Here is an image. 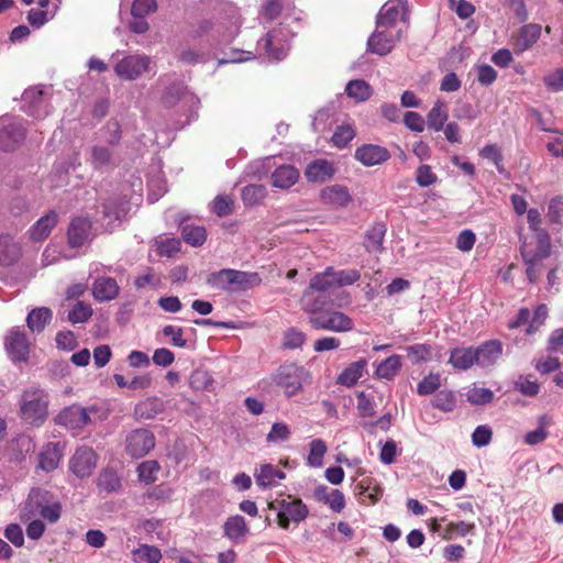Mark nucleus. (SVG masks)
Listing matches in <instances>:
<instances>
[{
	"label": "nucleus",
	"mask_w": 563,
	"mask_h": 563,
	"mask_svg": "<svg viewBox=\"0 0 563 563\" xmlns=\"http://www.w3.org/2000/svg\"><path fill=\"white\" fill-rule=\"evenodd\" d=\"M328 451L325 442L321 439H313L309 443V454L307 463L311 467H321L323 465V457Z\"/></svg>",
	"instance_id": "nucleus-43"
},
{
	"label": "nucleus",
	"mask_w": 563,
	"mask_h": 563,
	"mask_svg": "<svg viewBox=\"0 0 563 563\" xmlns=\"http://www.w3.org/2000/svg\"><path fill=\"white\" fill-rule=\"evenodd\" d=\"M98 455L92 448L79 446L69 460V470L78 478L91 476L97 467Z\"/></svg>",
	"instance_id": "nucleus-6"
},
{
	"label": "nucleus",
	"mask_w": 563,
	"mask_h": 563,
	"mask_svg": "<svg viewBox=\"0 0 563 563\" xmlns=\"http://www.w3.org/2000/svg\"><path fill=\"white\" fill-rule=\"evenodd\" d=\"M335 168L325 159H316L307 165L305 176L308 181L324 183L333 177Z\"/></svg>",
	"instance_id": "nucleus-23"
},
{
	"label": "nucleus",
	"mask_w": 563,
	"mask_h": 563,
	"mask_svg": "<svg viewBox=\"0 0 563 563\" xmlns=\"http://www.w3.org/2000/svg\"><path fill=\"white\" fill-rule=\"evenodd\" d=\"M406 5L407 0H389L387 1L379 10L376 18V26L377 29L383 27H393L400 14V9L402 10V19H405L406 14Z\"/></svg>",
	"instance_id": "nucleus-17"
},
{
	"label": "nucleus",
	"mask_w": 563,
	"mask_h": 563,
	"mask_svg": "<svg viewBox=\"0 0 563 563\" xmlns=\"http://www.w3.org/2000/svg\"><path fill=\"white\" fill-rule=\"evenodd\" d=\"M48 394L40 387H31L23 391L20 399V417L33 427H41L48 417Z\"/></svg>",
	"instance_id": "nucleus-1"
},
{
	"label": "nucleus",
	"mask_w": 563,
	"mask_h": 563,
	"mask_svg": "<svg viewBox=\"0 0 563 563\" xmlns=\"http://www.w3.org/2000/svg\"><path fill=\"white\" fill-rule=\"evenodd\" d=\"M386 234V225L383 222L374 223L365 234L364 246L369 253L383 251V242Z\"/></svg>",
	"instance_id": "nucleus-32"
},
{
	"label": "nucleus",
	"mask_w": 563,
	"mask_h": 563,
	"mask_svg": "<svg viewBox=\"0 0 563 563\" xmlns=\"http://www.w3.org/2000/svg\"><path fill=\"white\" fill-rule=\"evenodd\" d=\"M550 423L545 415L539 417V427L536 430L529 431L525 437V442L529 445H537L545 441L548 431L545 427Z\"/></svg>",
	"instance_id": "nucleus-49"
},
{
	"label": "nucleus",
	"mask_w": 563,
	"mask_h": 563,
	"mask_svg": "<svg viewBox=\"0 0 563 563\" xmlns=\"http://www.w3.org/2000/svg\"><path fill=\"white\" fill-rule=\"evenodd\" d=\"M161 466L156 461H145L137 467L139 479L145 484L156 481Z\"/></svg>",
	"instance_id": "nucleus-54"
},
{
	"label": "nucleus",
	"mask_w": 563,
	"mask_h": 563,
	"mask_svg": "<svg viewBox=\"0 0 563 563\" xmlns=\"http://www.w3.org/2000/svg\"><path fill=\"white\" fill-rule=\"evenodd\" d=\"M494 398V393L489 388L474 386L466 393V399L472 405H487Z\"/></svg>",
	"instance_id": "nucleus-52"
},
{
	"label": "nucleus",
	"mask_w": 563,
	"mask_h": 563,
	"mask_svg": "<svg viewBox=\"0 0 563 563\" xmlns=\"http://www.w3.org/2000/svg\"><path fill=\"white\" fill-rule=\"evenodd\" d=\"M521 256L527 265L526 274L530 283H536L544 271L543 261L547 257H541L539 254L530 251H521Z\"/></svg>",
	"instance_id": "nucleus-35"
},
{
	"label": "nucleus",
	"mask_w": 563,
	"mask_h": 563,
	"mask_svg": "<svg viewBox=\"0 0 563 563\" xmlns=\"http://www.w3.org/2000/svg\"><path fill=\"white\" fill-rule=\"evenodd\" d=\"M355 159L366 167L383 164L390 157L389 151L380 145L364 144L356 148Z\"/></svg>",
	"instance_id": "nucleus-16"
},
{
	"label": "nucleus",
	"mask_w": 563,
	"mask_h": 563,
	"mask_svg": "<svg viewBox=\"0 0 563 563\" xmlns=\"http://www.w3.org/2000/svg\"><path fill=\"white\" fill-rule=\"evenodd\" d=\"M493 431L488 426H478L472 433V443L477 448H483L492 441Z\"/></svg>",
	"instance_id": "nucleus-63"
},
{
	"label": "nucleus",
	"mask_w": 563,
	"mask_h": 563,
	"mask_svg": "<svg viewBox=\"0 0 563 563\" xmlns=\"http://www.w3.org/2000/svg\"><path fill=\"white\" fill-rule=\"evenodd\" d=\"M306 342V334L296 329V328H289L285 331L283 335V347L284 349H298L303 345Z\"/></svg>",
	"instance_id": "nucleus-56"
},
{
	"label": "nucleus",
	"mask_w": 563,
	"mask_h": 563,
	"mask_svg": "<svg viewBox=\"0 0 563 563\" xmlns=\"http://www.w3.org/2000/svg\"><path fill=\"white\" fill-rule=\"evenodd\" d=\"M92 316V308L85 301H77L68 312V320L71 323H84Z\"/></svg>",
	"instance_id": "nucleus-53"
},
{
	"label": "nucleus",
	"mask_w": 563,
	"mask_h": 563,
	"mask_svg": "<svg viewBox=\"0 0 563 563\" xmlns=\"http://www.w3.org/2000/svg\"><path fill=\"white\" fill-rule=\"evenodd\" d=\"M229 275L231 276V292L247 291L262 283L260 274L255 272L229 268Z\"/></svg>",
	"instance_id": "nucleus-21"
},
{
	"label": "nucleus",
	"mask_w": 563,
	"mask_h": 563,
	"mask_svg": "<svg viewBox=\"0 0 563 563\" xmlns=\"http://www.w3.org/2000/svg\"><path fill=\"white\" fill-rule=\"evenodd\" d=\"M354 135H355V133H354V130L352 129V126L341 125V126L336 128V130L332 136V142L338 147H344L352 141Z\"/></svg>",
	"instance_id": "nucleus-64"
},
{
	"label": "nucleus",
	"mask_w": 563,
	"mask_h": 563,
	"mask_svg": "<svg viewBox=\"0 0 563 563\" xmlns=\"http://www.w3.org/2000/svg\"><path fill=\"white\" fill-rule=\"evenodd\" d=\"M345 92L357 101H366L371 98L373 90L365 80L354 79L346 85Z\"/></svg>",
	"instance_id": "nucleus-42"
},
{
	"label": "nucleus",
	"mask_w": 563,
	"mask_h": 563,
	"mask_svg": "<svg viewBox=\"0 0 563 563\" xmlns=\"http://www.w3.org/2000/svg\"><path fill=\"white\" fill-rule=\"evenodd\" d=\"M155 446V437L147 429H136L128 434L125 440L126 452L135 459L143 457Z\"/></svg>",
	"instance_id": "nucleus-8"
},
{
	"label": "nucleus",
	"mask_w": 563,
	"mask_h": 563,
	"mask_svg": "<svg viewBox=\"0 0 563 563\" xmlns=\"http://www.w3.org/2000/svg\"><path fill=\"white\" fill-rule=\"evenodd\" d=\"M150 64L146 55H129L115 64L114 71L121 79L134 80L148 70Z\"/></svg>",
	"instance_id": "nucleus-7"
},
{
	"label": "nucleus",
	"mask_w": 563,
	"mask_h": 563,
	"mask_svg": "<svg viewBox=\"0 0 563 563\" xmlns=\"http://www.w3.org/2000/svg\"><path fill=\"white\" fill-rule=\"evenodd\" d=\"M256 484L262 488L276 486L278 481L286 477V474L272 464H262L254 473Z\"/></svg>",
	"instance_id": "nucleus-27"
},
{
	"label": "nucleus",
	"mask_w": 563,
	"mask_h": 563,
	"mask_svg": "<svg viewBox=\"0 0 563 563\" xmlns=\"http://www.w3.org/2000/svg\"><path fill=\"white\" fill-rule=\"evenodd\" d=\"M96 411L95 407L70 406L58 415V421L69 429H81L91 423L90 413Z\"/></svg>",
	"instance_id": "nucleus-13"
},
{
	"label": "nucleus",
	"mask_w": 563,
	"mask_h": 563,
	"mask_svg": "<svg viewBox=\"0 0 563 563\" xmlns=\"http://www.w3.org/2000/svg\"><path fill=\"white\" fill-rule=\"evenodd\" d=\"M181 236L187 244L198 247L206 242L207 231L201 225L184 224L181 227Z\"/></svg>",
	"instance_id": "nucleus-39"
},
{
	"label": "nucleus",
	"mask_w": 563,
	"mask_h": 563,
	"mask_svg": "<svg viewBox=\"0 0 563 563\" xmlns=\"http://www.w3.org/2000/svg\"><path fill=\"white\" fill-rule=\"evenodd\" d=\"M103 218L108 220V223L121 220L130 210L129 200L123 196H115L109 198L103 205Z\"/></svg>",
	"instance_id": "nucleus-24"
},
{
	"label": "nucleus",
	"mask_w": 563,
	"mask_h": 563,
	"mask_svg": "<svg viewBox=\"0 0 563 563\" xmlns=\"http://www.w3.org/2000/svg\"><path fill=\"white\" fill-rule=\"evenodd\" d=\"M189 385L195 390H211L213 377L208 371L197 368L190 375Z\"/></svg>",
	"instance_id": "nucleus-45"
},
{
	"label": "nucleus",
	"mask_w": 563,
	"mask_h": 563,
	"mask_svg": "<svg viewBox=\"0 0 563 563\" xmlns=\"http://www.w3.org/2000/svg\"><path fill=\"white\" fill-rule=\"evenodd\" d=\"M474 532H475L474 523H467L464 521L450 522L442 531V538L444 540H451L456 536L465 537L467 534H474Z\"/></svg>",
	"instance_id": "nucleus-44"
},
{
	"label": "nucleus",
	"mask_w": 563,
	"mask_h": 563,
	"mask_svg": "<svg viewBox=\"0 0 563 563\" xmlns=\"http://www.w3.org/2000/svg\"><path fill=\"white\" fill-rule=\"evenodd\" d=\"M26 135L23 119H13L0 129V148L4 152L15 150Z\"/></svg>",
	"instance_id": "nucleus-10"
},
{
	"label": "nucleus",
	"mask_w": 563,
	"mask_h": 563,
	"mask_svg": "<svg viewBox=\"0 0 563 563\" xmlns=\"http://www.w3.org/2000/svg\"><path fill=\"white\" fill-rule=\"evenodd\" d=\"M448 118L449 114L445 103L438 100L427 115V124L429 129L441 131Z\"/></svg>",
	"instance_id": "nucleus-37"
},
{
	"label": "nucleus",
	"mask_w": 563,
	"mask_h": 563,
	"mask_svg": "<svg viewBox=\"0 0 563 563\" xmlns=\"http://www.w3.org/2000/svg\"><path fill=\"white\" fill-rule=\"evenodd\" d=\"M250 529L244 517L230 516L223 525V536L235 544L243 543Z\"/></svg>",
	"instance_id": "nucleus-22"
},
{
	"label": "nucleus",
	"mask_w": 563,
	"mask_h": 563,
	"mask_svg": "<svg viewBox=\"0 0 563 563\" xmlns=\"http://www.w3.org/2000/svg\"><path fill=\"white\" fill-rule=\"evenodd\" d=\"M320 198L323 203L334 208H344L352 201L347 187L339 184L323 188Z\"/></svg>",
	"instance_id": "nucleus-20"
},
{
	"label": "nucleus",
	"mask_w": 563,
	"mask_h": 563,
	"mask_svg": "<svg viewBox=\"0 0 563 563\" xmlns=\"http://www.w3.org/2000/svg\"><path fill=\"white\" fill-rule=\"evenodd\" d=\"M92 296L99 301H111L120 294V286L118 282L109 276H99L92 283Z\"/></svg>",
	"instance_id": "nucleus-19"
},
{
	"label": "nucleus",
	"mask_w": 563,
	"mask_h": 563,
	"mask_svg": "<svg viewBox=\"0 0 563 563\" xmlns=\"http://www.w3.org/2000/svg\"><path fill=\"white\" fill-rule=\"evenodd\" d=\"M317 275L318 277H323L327 284H329L330 290L334 287L353 285L361 278V273L357 269L335 271L333 267H327L324 272Z\"/></svg>",
	"instance_id": "nucleus-18"
},
{
	"label": "nucleus",
	"mask_w": 563,
	"mask_h": 563,
	"mask_svg": "<svg viewBox=\"0 0 563 563\" xmlns=\"http://www.w3.org/2000/svg\"><path fill=\"white\" fill-rule=\"evenodd\" d=\"M401 365V357L394 354L378 364L376 375L379 378L390 380L399 373Z\"/></svg>",
	"instance_id": "nucleus-38"
},
{
	"label": "nucleus",
	"mask_w": 563,
	"mask_h": 563,
	"mask_svg": "<svg viewBox=\"0 0 563 563\" xmlns=\"http://www.w3.org/2000/svg\"><path fill=\"white\" fill-rule=\"evenodd\" d=\"M441 386L440 374L430 373L427 375L417 387V393L421 396H427L435 393Z\"/></svg>",
	"instance_id": "nucleus-57"
},
{
	"label": "nucleus",
	"mask_w": 563,
	"mask_h": 563,
	"mask_svg": "<svg viewBox=\"0 0 563 563\" xmlns=\"http://www.w3.org/2000/svg\"><path fill=\"white\" fill-rule=\"evenodd\" d=\"M122 482L113 468H103L97 478V487L100 492L114 493L120 490Z\"/></svg>",
	"instance_id": "nucleus-36"
},
{
	"label": "nucleus",
	"mask_w": 563,
	"mask_h": 563,
	"mask_svg": "<svg viewBox=\"0 0 563 563\" xmlns=\"http://www.w3.org/2000/svg\"><path fill=\"white\" fill-rule=\"evenodd\" d=\"M274 38V34L268 32L258 41V46L265 51L268 57L275 60H282L286 56V49L284 46H275Z\"/></svg>",
	"instance_id": "nucleus-47"
},
{
	"label": "nucleus",
	"mask_w": 563,
	"mask_h": 563,
	"mask_svg": "<svg viewBox=\"0 0 563 563\" xmlns=\"http://www.w3.org/2000/svg\"><path fill=\"white\" fill-rule=\"evenodd\" d=\"M388 29L389 27H376V30L367 40V52L379 56H385L394 49L396 43L399 41L400 35H393Z\"/></svg>",
	"instance_id": "nucleus-11"
},
{
	"label": "nucleus",
	"mask_w": 563,
	"mask_h": 563,
	"mask_svg": "<svg viewBox=\"0 0 563 563\" xmlns=\"http://www.w3.org/2000/svg\"><path fill=\"white\" fill-rule=\"evenodd\" d=\"M132 554L135 563H159L162 559L161 550L147 544L140 545Z\"/></svg>",
	"instance_id": "nucleus-41"
},
{
	"label": "nucleus",
	"mask_w": 563,
	"mask_h": 563,
	"mask_svg": "<svg viewBox=\"0 0 563 563\" xmlns=\"http://www.w3.org/2000/svg\"><path fill=\"white\" fill-rule=\"evenodd\" d=\"M155 0H135L131 7L133 18H145L148 13L156 11Z\"/></svg>",
	"instance_id": "nucleus-61"
},
{
	"label": "nucleus",
	"mask_w": 563,
	"mask_h": 563,
	"mask_svg": "<svg viewBox=\"0 0 563 563\" xmlns=\"http://www.w3.org/2000/svg\"><path fill=\"white\" fill-rule=\"evenodd\" d=\"M306 376L307 371L302 366L289 363L277 368L273 374V382L284 389L287 397H291L302 388Z\"/></svg>",
	"instance_id": "nucleus-5"
},
{
	"label": "nucleus",
	"mask_w": 563,
	"mask_h": 563,
	"mask_svg": "<svg viewBox=\"0 0 563 563\" xmlns=\"http://www.w3.org/2000/svg\"><path fill=\"white\" fill-rule=\"evenodd\" d=\"M329 284L323 279V277H318L316 274L309 283L308 288L303 291L300 306L301 309L310 316H314L321 310L327 309V306L330 303V299L327 296V291H329Z\"/></svg>",
	"instance_id": "nucleus-2"
},
{
	"label": "nucleus",
	"mask_w": 563,
	"mask_h": 563,
	"mask_svg": "<svg viewBox=\"0 0 563 563\" xmlns=\"http://www.w3.org/2000/svg\"><path fill=\"white\" fill-rule=\"evenodd\" d=\"M5 350L13 362H26L30 346L26 334L20 328H12L5 336Z\"/></svg>",
	"instance_id": "nucleus-9"
},
{
	"label": "nucleus",
	"mask_w": 563,
	"mask_h": 563,
	"mask_svg": "<svg viewBox=\"0 0 563 563\" xmlns=\"http://www.w3.org/2000/svg\"><path fill=\"white\" fill-rule=\"evenodd\" d=\"M449 363L459 371H466L476 365L474 347H455L450 352Z\"/></svg>",
	"instance_id": "nucleus-30"
},
{
	"label": "nucleus",
	"mask_w": 563,
	"mask_h": 563,
	"mask_svg": "<svg viewBox=\"0 0 563 563\" xmlns=\"http://www.w3.org/2000/svg\"><path fill=\"white\" fill-rule=\"evenodd\" d=\"M211 211L218 217H225L233 211V199L230 196L219 195L211 203Z\"/></svg>",
	"instance_id": "nucleus-58"
},
{
	"label": "nucleus",
	"mask_w": 563,
	"mask_h": 563,
	"mask_svg": "<svg viewBox=\"0 0 563 563\" xmlns=\"http://www.w3.org/2000/svg\"><path fill=\"white\" fill-rule=\"evenodd\" d=\"M308 323L314 330L339 333L349 332L354 329V321L347 314L329 308L308 317Z\"/></svg>",
	"instance_id": "nucleus-3"
},
{
	"label": "nucleus",
	"mask_w": 563,
	"mask_h": 563,
	"mask_svg": "<svg viewBox=\"0 0 563 563\" xmlns=\"http://www.w3.org/2000/svg\"><path fill=\"white\" fill-rule=\"evenodd\" d=\"M476 365L482 368L494 366L503 354V343L489 340L474 347Z\"/></svg>",
	"instance_id": "nucleus-15"
},
{
	"label": "nucleus",
	"mask_w": 563,
	"mask_h": 563,
	"mask_svg": "<svg viewBox=\"0 0 563 563\" xmlns=\"http://www.w3.org/2000/svg\"><path fill=\"white\" fill-rule=\"evenodd\" d=\"M366 365L367 361L365 358H361L358 361L351 363L338 376L336 383L345 387L354 386L363 376Z\"/></svg>",
	"instance_id": "nucleus-31"
},
{
	"label": "nucleus",
	"mask_w": 563,
	"mask_h": 563,
	"mask_svg": "<svg viewBox=\"0 0 563 563\" xmlns=\"http://www.w3.org/2000/svg\"><path fill=\"white\" fill-rule=\"evenodd\" d=\"M20 256V249L8 236L0 238V264L4 266L12 265Z\"/></svg>",
	"instance_id": "nucleus-40"
},
{
	"label": "nucleus",
	"mask_w": 563,
	"mask_h": 563,
	"mask_svg": "<svg viewBox=\"0 0 563 563\" xmlns=\"http://www.w3.org/2000/svg\"><path fill=\"white\" fill-rule=\"evenodd\" d=\"M298 178L299 172L291 165H282L277 167L271 176L273 187L279 189L290 188L297 183Z\"/></svg>",
	"instance_id": "nucleus-28"
},
{
	"label": "nucleus",
	"mask_w": 563,
	"mask_h": 563,
	"mask_svg": "<svg viewBox=\"0 0 563 563\" xmlns=\"http://www.w3.org/2000/svg\"><path fill=\"white\" fill-rule=\"evenodd\" d=\"M164 410V402L157 397L147 398L139 402L134 408V416L137 419H153Z\"/></svg>",
	"instance_id": "nucleus-34"
},
{
	"label": "nucleus",
	"mask_w": 563,
	"mask_h": 563,
	"mask_svg": "<svg viewBox=\"0 0 563 563\" xmlns=\"http://www.w3.org/2000/svg\"><path fill=\"white\" fill-rule=\"evenodd\" d=\"M431 405L441 411L450 412L455 408L456 398L453 391L443 389L434 395Z\"/></svg>",
	"instance_id": "nucleus-46"
},
{
	"label": "nucleus",
	"mask_w": 563,
	"mask_h": 563,
	"mask_svg": "<svg viewBox=\"0 0 563 563\" xmlns=\"http://www.w3.org/2000/svg\"><path fill=\"white\" fill-rule=\"evenodd\" d=\"M53 312L47 307L32 309L26 318V324L32 332H42L51 322Z\"/></svg>",
	"instance_id": "nucleus-33"
},
{
	"label": "nucleus",
	"mask_w": 563,
	"mask_h": 563,
	"mask_svg": "<svg viewBox=\"0 0 563 563\" xmlns=\"http://www.w3.org/2000/svg\"><path fill=\"white\" fill-rule=\"evenodd\" d=\"M541 30L540 24L529 23L523 25L514 44L515 52L522 53L532 47V45L539 40Z\"/></svg>",
	"instance_id": "nucleus-26"
},
{
	"label": "nucleus",
	"mask_w": 563,
	"mask_h": 563,
	"mask_svg": "<svg viewBox=\"0 0 563 563\" xmlns=\"http://www.w3.org/2000/svg\"><path fill=\"white\" fill-rule=\"evenodd\" d=\"M58 222V214L56 211L52 210L45 216L41 217L36 223L30 230V236L33 241L40 242L45 240L53 228Z\"/></svg>",
	"instance_id": "nucleus-29"
},
{
	"label": "nucleus",
	"mask_w": 563,
	"mask_h": 563,
	"mask_svg": "<svg viewBox=\"0 0 563 563\" xmlns=\"http://www.w3.org/2000/svg\"><path fill=\"white\" fill-rule=\"evenodd\" d=\"M515 388L527 397H534L540 390V386L536 380H531L530 376L522 375L515 382Z\"/></svg>",
	"instance_id": "nucleus-60"
},
{
	"label": "nucleus",
	"mask_w": 563,
	"mask_h": 563,
	"mask_svg": "<svg viewBox=\"0 0 563 563\" xmlns=\"http://www.w3.org/2000/svg\"><path fill=\"white\" fill-rule=\"evenodd\" d=\"M537 240V250L533 252L539 254L541 257H549L551 254V241L550 235L545 229L538 230L534 232Z\"/></svg>",
	"instance_id": "nucleus-62"
},
{
	"label": "nucleus",
	"mask_w": 563,
	"mask_h": 563,
	"mask_svg": "<svg viewBox=\"0 0 563 563\" xmlns=\"http://www.w3.org/2000/svg\"><path fill=\"white\" fill-rule=\"evenodd\" d=\"M92 223L88 217H75L71 219L68 231V244L71 247H80L91 239Z\"/></svg>",
	"instance_id": "nucleus-14"
},
{
	"label": "nucleus",
	"mask_w": 563,
	"mask_h": 563,
	"mask_svg": "<svg viewBox=\"0 0 563 563\" xmlns=\"http://www.w3.org/2000/svg\"><path fill=\"white\" fill-rule=\"evenodd\" d=\"M185 330L180 327L167 324L163 327L162 334L165 338H170V344L176 347H186L187 340L184 338Z\"/></svg>",
	"instance_id": "nucleus-59"
},
{
	"label": "nucleus",
	"mask_w": 563,
	"mask_h": 563,
	"mask_svg": "<svg viewBox=\"0 0 563 563\" xmlns=\"http://www.w3.org/2000/svg\"><path fill=\"white\" fill-rule=\"evenodd\" d=\"M87 162L101 173L111 172L119 165L118 156L106 145H93Z\"/></svg>",
	"instance_id": "nucleus-12"
},
{
	"label": "nucleus",
	"mask_w": 563,
	"mask_h": 563,
	"mask_svg": "<svg viewBox=\"0 0 563 563\" xmlns=\"http://www.w3.org/2000/svg\"><path fill=\"white\" fill-rule=\"evenodd\" d=\"M64 446L59 442L47 443L40 453L38 466L45 471H54L63 456Z\"/></svg>",
	"instance_id": "nucleus-25"
},
{
	"label": "nucleus",
	"mask_w": 563,
	"mask_h": 563,
	"mask_svg": "<svg viewBox=\"0 0 563 563\" xmlns=\"http://www.w3.org/2000/svg\"><path fill=\"white\" fill-rule=\"evenodd\" d=\"M406 351L411 363L417 364L431 358L432 345L426 343L413 344L407 346Z\"/></svg>",
	"instance_id": "nucleus-48"
},
{
	"label": "nucleus",
	"mask_w": 563,
	"mask_h": 563,
	"mask_svg": "<svg viewBox=\"0 0 563 563\" xmlns=\"http://www.w3.org/2000/svg\"><path fill=\"white\" fill-rule=\"evenodd\" d=\"M290 435V429L285 422H275L266 435V441L268 443H280L288 441Z\"/></svg>",
	"instance_id": "nucleus-55"
},
{
	"label": "nucleus",
	"mask_w": 563,
	"mask_h": 563,
	"mask_svg": "<svg viewBox=\"0 0 563 563\" xmlns=\"http://www.w3.org/2000/svg\"><path fill=\"white\" fill-rule=\"evenodd\" d=\"M230 278L231 276L229 275V268H223L209 274L207 277V284L216 289L231 292Z\"/></svg>",
	"instance_id": "nucleus-50"
},
{
	"label": "nucleus",
	"mask_w": 563,
	"mask_h": 563,
	"mask_svg": "<svg viewBox=\"0 0 563 563\" xmlns=\"http://www.w3.org/2000/svg\"><path fill=\"white\" fill-rule=\"evenodd\" d=\"M266 194L263 185H247L242 189V199L245 205L253 206L260 203Z\"/></svg>",
	"instance_id": "nucleus-51"
},
{
	"label": "nucleus",
	"mask_w": 563,
	"mask_h": 563,
	"mask_svg": "<svg viewBox=\"0 0 563 563\" xmlns=\"http://www.w3.org/2000/svg\"><path fill=\"white\" fill-rule=\"evenodd\" d=\"M269 508L277 511V521L283 529H288L290 522L299 523L303 521L309 514L308 507L302 500L291 496L272 501Z\"/></svg>",
	"instance_id": "nucleus-4"
}]
</instances>
